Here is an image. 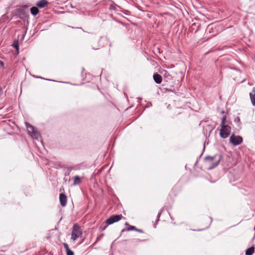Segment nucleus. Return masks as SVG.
<instances>
[{
  "instance_id": "0eeeda50",
  "label": "nucleus",
  "mask_w": 255,
  "mask_h": 255,
  "mask_svg": "<svg viewBox=\"0 0 255 255\" xmlns=\"http://www.w3.org/2000/svg\"><path fill=\"white\" fill-rule=\"evenodd\" d=\"M60 204L62 207H65L67 204V198L64 193H61L59 195Z\"/></svg>"
},
{
  "instance_id": "ddd939ff",
  "label": "nucleus",
  "mask_w": 255,
  "mask_h": 255,
  "mask_svg": "<svg viewBox=\"0 0 255 255\" xmlns=\"http://www.w3.org/2000/svg\"><path fill=\"white\" fill-rule=\"evenodd\" d=\"M81 182V179L78 176L74 177V182L73 185L75 186L79 184Z\"/></svg>"
},
{
  "instance_id": "6ab92c4d",
  "label": "nucleus",
  "mask_w": 255,
  "mask_h": 255,
  "mask_svg": "<svg viewBox=\"0 0 255 255\" xmlns=\"http://www.w3.org/2000/svg\"><path fill=\"white\" fill-rule=\"evenodd\" d=\"M104 235L103 234H102L101 235H100L98 237H97L94 244H96L97 242H98L104 236Z\"/></svg>"
},
{
  "instance_id": "a211bd4d",
  "label": "nucleus",
  "mask_w": 255,
  "mask_h": 255,
  "mask_svg": "<svg viewBox=\"0 0 255 255\" xmlns=\"http://www.w3.org/2000/svg\"><path fill=\"white\" fill-rule=\"evenodd\" d=\"M18 40H15L13 43V46L16 49H18Z\"/></svg>"
},
{
  "instance_id": "f257e3e1",
  "label": "nucleus",
  "mask_w": 255,
  "mask_h": 255,
  "mask_svg": "<svg viewBox=\"0 0 255 255\" xmlns=\"http://www.w3.org/2000/svg\"><path fill=\"white\" fill-rule=\"evenodd\" d=\"M222 158L221 154H217L214 156H207L204 158L205 161L209 166L208 169L211 170L218 165Z\"/></svg>"
},
{
  "instance_id": "dca6fc26",
  "label": "nucleus",
  "mask_w": 255,
  "mask_h": 255,
  "mask_svg": "<svg viewBox=\"0 0 255 255\" xmlns=\"http://www.w3.org/2000/svg\"><path fill=\"white\" fill-rule=\"evenodd\" d=\"M16 15L18 14V15H23L24 13V10L23 9H21V8H17L16 9Z\"/></svg>"
},
{
  "instance_id": "20e7f679",
  "label": "nucleus",
  "mask_w": 255,
  "mask_h": 255,
  "mask_svg": "<svg viewBox=\"0 0 255 255\" xmlns=\"http://www.w3.org/2000/svg\"><path fill=\"white\" fill-rule=\"evenodd\" d=\"M231 127L229 126H224L221 127V129L220 131V135L223 138H226L229 136L230 131Z\"/></svg>"
},
{
  "instance_id": "f03ea898",
  "label": "nucleus",
  "mask_w": 255,
  "mask_h": 255,
  "mask_svg": "<svg viewBox=\"0 0 255 255\" xmlns=\"http://www.w3.org/2000/svg\"><path fill=\"white\" fill-rule=\"evenodd\" d=\"M82 235V231L79 226L77 224H74L72 228L71 233V239L76 241Z\"/></svg>"
},
{
  "instance_id": "aec40b11",
  "label": "nucleus",
  "mask_w": 255,
  "mask_h": 255,
  "mask_svg": "<svg viewBox=\"0 0 255 255\" xmlns=\"http://www.w3.org/2000/svg\"><path fill=\"white\" fill-rule=\"evenodd\" d=\"M108 225V224L105 225V226H103V225H102L101 226V227H100V229H101V231H104V230H105L107 228V227Z\"/></svg>"
},
{
  "instance_id": "412c9836",
  "label": "nucleus",
  "mask_w": 255,
  "mask_h": 255,
  "mask_svg": "<svg viewBox=\"0 0 255 255\" xmlns=\"http://www.w3.org/2000/svg\"><path fill=\"white\" fill-rule=\"evenodd\" d=\"M109 9H111V10H112V9L116 10V7L114 5H111L110 7H109Z\"/></svg>"
},
{
  "instance_id": "4468645a",
  "label": "nucleus",
  "mask_w": 255,
  "mask_h": 255,
  "mask_svg": "<svg viewBox=\"0 0 255 255\" xmlns=\"http://www.w3.org/2000/svg\"><path fill=\"white\" fill-rule=\"evenodd\" d=\"M30 12L33 15H36L38 13L39 9L36 6H33L30 8Z\"/></svg>"
},
{
  "instance_id": "423d86ee",
  "label": "nucleus",
  "mask_w": 255,
  "mask_h": 255,
  "mask_svg": "<svg viewBox=\"0 0 255 255\" xmlns=\"http://www.w3.org/2000/svg\"><path fill=\"white\" fill-rule=\"evenodd\" d=\"M122 217L123 216L121 214L112 215L106 220V224L108 225H111L121 220Z\"/></svg>"
},
{
  "instance_id": "2eb2a0df",
  "label": "nucleus",
  "mask_w": 255,
  "mask_h": 255,
  "mask_svg": "<svg viewBox=\"0 0 255 255\" xmlns=\"http://www.w3.org/2000/svg\"><path fill=\"white\" fill-rule=\"evenodd\" d=\"M135 230H136L135 227L129 225L128 228L123 229L122 230V232H124L125 231H135Z\"/></svg>"
},
{
  "instance_id": "7ed1b4c3",
  "label": "nucleus",
  "mask_w": 255,
  "mask_h": 255,
  "mask_svg": "<svg viewBox=\"0 0 255 255\" xmlns=\"http://www.w3.org/2000/svg\"><path fill=\"white\" fill-rule=\"evenodd\" d=\"M27 128L28 133L34 139H37L40 136V133L37 131L34 127L28 123H25Z\"/></svg>"
},
{
  "instance_id": "1a4fd4ad",
  "label": "nucleus",
  "mask_w": 255,
  "mask_h": 255,
  "mask_svg": "<svg viewBox=\"0 0 255 255\" xmlns=\"http://www.w3.org/2000/svg\"><path fill=\"white\" fill-rule=\"evenodd\" d=\"M250 97L252 104L253 106H255V88H253L252 91L250 93Z\"/></svg>"
},
{
  "instance_id": "9b49d317",
  "label": "nucleus",
  "mask_w": 255,
  "mask_h": 255,
  "mask_svg": "<svg viewBox=\"0 0 255 255\" xmlns=\"http://www.w3.org/2000/svg\"><path fill=\"white\" fill-rule=\"evenodd\" d=\"M48 4V2L46 0H40L37 2L36 5L40 8H43Z\"/></svg>"
},
{
  "instance_id": "39448f33",
  "label": "nucleus",
  "mask_w": 255,
  "mask_h": 255,
  "mask_svg": "<svg viewBox=\"0 0 255 255\" xmlns=\"http://www.w3.org/2000/svg\"><path fill=\"white\" fill-rule=\"evenodd\" d=\"M230 141L234 145H238L243 142V138L239 135L236 136L233 134L230 138Z\"/></svg>"
},
{
  "instance_id": "5701e85b",
  "label": "nucleus",
  "mask_w": 255,
  "mask_h": 255,
  "mask_svg": "<svg viewBox=\"0 0 255 255\" xmlns=\"http://www.w3.org/2000/svg\"><path fill=\"white\" fill-rule=\"evenodd\" d=\"M161 212H159V213H158V215H157V218H158V219H159V217H160V215H161Z\"/></svg>"
},
{
  "instance_id": "6e6552de",
  "label": "nucleus",
  "mask_w": 255,
  "mask_h": 255,
  "mask_svg": "<svg viewBox=\"0 0 255 255\" xmlns=\"http://www.w3.org/2000/svg\"><path fill=\"white\" fill-rule=\"evenodd\" d=\"M153 78L154 81V82L156 84H160L162 82V76L158 74V73H154L153 76Z\"/></svg>"
},
{
  "instance_id": "f8f14e48",
  "label": "nucleus",
  "mask_w": 255,
  "mask_h": 255,
  "mask_svg": "<svg viewBox=\"0 0 255 255\" xmlns=\"http://www.w3.org/2000/svg\"><path fill=\"white\" fill-rule=\"evenodd\" d=\"M255 252V248L253 247L248 248L246 251L245 254L246 255H252Z\"/></svg>"
},
{
  "instance_id": "f3484780",
  "label": "nucleus",
  "mask_w": 255,
  "mask_h": 255,
  "mask_svg": "<svg viewBox=\"0 0 255 255\" xmlns=\"http://www.w3.org/2000/svg\"><path fill=\"white\" fill-rule=\"evenodd\" d=\"M226 121V116H223V117L222 118V121H221V127L226 126L225 125Z\"/></svg>"
},
{
  "instance_id": "4be33fe9",
  "label": "nucleus",
  "mask_w": 255,
  "mask_h": 255,
  "mask_svg": "<svg viewBox=\"0 0 255 255\" xmlns=\"http://www.w3.org/2000/svg\"><path fill=\"white\" fill-rule=\"evenodd\" d=\"M135 231H136V232H139V233H143V231L141 229H137L136 228V230H135Z\"/></svg>"
},
{
  "instance_id": "b1692460",
  "label": "nucleus",
  "mask_w": 255,
  "mask_h": 255,
  "mask_svg": "<svg viewBox=\"0 0 255 255\" xmlns=\"http://www.w3.org/2000/svg\"><path fill=\"white\" fill-rule=\"evenodd\" d=\"M125 225H126V226H129V225L128 224V222H126V223H125Z\"/></svg>"
},
{
  "instance_id": "9d476101",
  "label": "nucleus",
  "mask_w": 255,
  "mask_h": 255,
  "mask_svg": "<svg viewBox=\"0 0 255 255\" xmlns=\"http://www.w3.org/2000/svg\"><path fill=\"white\" fill-rule=\"evenodd\" d=\"M63 245L65 249L67 255H74V252L70 249L69 246L67 243H63Z\"/></svg>"
}]
</instances>
